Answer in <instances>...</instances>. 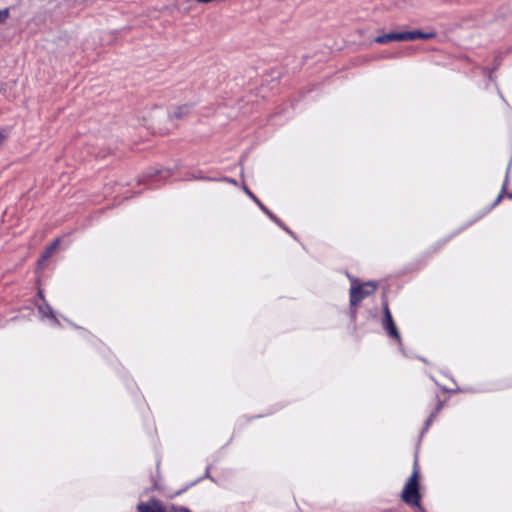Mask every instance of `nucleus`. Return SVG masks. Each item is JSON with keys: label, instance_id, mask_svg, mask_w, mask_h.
Instances as JSON below:
<instances>
[{"label": "nucleus", "instance_id": "nucleus-21", "mask_svg": "<svg viewBox=\"0 0 512 512\" xmlns=\"http://www.w3.org/2000/svg\"><path fill=\"white\" fill-rule=\"evenodd\" d=\"M501 198H502V194H500V195L497 197V199L494 201V203H493V205H492V206L497 205V204L500 202Z\"/></svg>", "mask_w": 512, "mask_h": 512}, {"label": "nucleus", "instance_id": "nucleus-1", "mask_svg": "<svg viewBox=\"0 0 512 512\" xmlns=\"http://www.w3.org/2000/svg\"><path fill=\"white\" fill-rule=\"evenodd\" d=\"M434 32H421L418 30L414 31H402V32H389L377 36L374 41L378 44H387L392 41H414L416 39H431L435 37Z\"/></svg>", "mask_w": 512, "mask_h": 512}, {"label": "nucleus", "instance_id": "nucleus-11", "mask_svg": "<svg viewBox=\"0 0 512 512\" xmlns=\"http://www.w3.org/2000/svg\"><path fill=\"white\" fill-rule=\"evenodd\" d=\"M436 417V413H431L430 416L428 417V419L426 420L425 422V426H424V429H423V432L424 433L425 431L428 430L429 426L431 425V423L433 422V420L435 419Z\"/></svg>", "mask_w": 512, "mask_h": 512}, {"label": "nucleus", "instance_id": "nucleus-16", "mask_svg": "<svg viewBox=\"0 0 512 512\" xmlns=\"http://www.w3.org/2000/svg\"><path fill=\"white\" fill-rule=\"evenodd\" d=\"M221 181H224V182H228V183H231V184H236V180L232 179V178H229V177H223L220 179Z\"/></svg>", "mask_w": 512, "mask_h": 512}, {"label": "nucleus", "instance_id": "nucleus-18", "mask_svg": "<svg viewBox=\"0 0 512 512\" xmlns=\"http://www.w3.org/2000/svg\"><path fill=\"white\" fill-rule=\"evenodd\" d=\"M279 227L282 228L283 230H285L291 236L295 237L293 232L287 226H285V224L283 222H282V226H279Z\"/></svg>", "mask_w": 512, "mask_h": 512}, {"label": "nucleus", "instance_id": "nucleus-19", "mask_svg": "<svg viewBox=\"0 0 512 512\" xmlns=\"http://www.w3.org/2000/svg\"><path fill=\"white\" fill-rule=\"evenodd\" d=\"M279 227L282 228L283 230H285L291 236L295 237L293 232L287 226H285V224L283 222H282V226H279Z\"/></svg>", "mask_w": 512, "mask_h": 512}, {"label": "nucleus", "instance_id": "nucleus-24", "mask_svg": "<svg viewBox=\"0 0 512 512\" xmlns=\"http://www.w3.org/2000/svg\"><path fill=\"white\" fill-rule=\"evenodd\" d=\"M508 197H509L510 199H512V193L508 194Z\"/></svg>", "mask_w": 512, "mask_h": 512}, {"label": "nucleus", "instance_id": "nucleus-9", "mask_svg": "<svg viewBox=\"0 0 512 512\" xmlns=\"http://www.w3.org/2000/svg\"><path fill=\"white\" fill-rule=\"evenodd\" d=\"M190 112V106L189 105H181L174 109L172 113H170V117L175 119H182L185 115H187Z\"/></svg>", "mask_w": 512, "mask_h": 512}, {"label": "nucleus", "instance_id": "nucleus-6", "mask_svg": "<svg viewBox=\"0 0 512 512\" xmlns=\"http://www.w3.org/2000/svg\"><path fill=\"white\" fill-rule=\"evenodd\" d=\"M245 193L258 205V207L278 226H282V221L274 215L247 187H243Z\"/></svg>", "mask_w": 512, "mask_h": 512}, {"label": "nucleus", "instance_id": "nucleus-2", "mask_svg": "<svg viewBox=\"0 0 512 512\" xmlns=\"http://www.w3.org/2000/svg\"><path fill=\"white\" fill-rule=\"evenodd\" d=\"M402 500L409 505L420 506L417 461H415L413 473L402 491Z\"/></svg>", "mask_w": 512, "mask_h": 512}, {"label": "nucleus", "instance_id": "nucleus-23", "mask_svg": "<svg viewBox=\"0 0 512 512\" xmlns=\"http://www.w3.org/2000/svg\"><path fill=\"white\" fill-rule=\"evenodd\" d=\"M3 139H4V135H3V133L0 131V144L2 143Z\"/></svg>", "mask_w": 512, "mask_h": 512}, {"label": "nucleus", "instance_id": "nucleus-22", "mask_svg": "<svg viewBox=\"0 0 512 512\" xmlns=\"http://www.w3.org/2000/svg\"><path fill=\"white\" fill-rule=\"evenodd\" d=\"M209 471H210V469H209V467H208V468L206 469V472H205V477H207V478H210V474H209L210 472H209Z\"/></svg>", "mask_w": 512, "mask_h": 512}, {"label": "nucleus", "instance_id": "nucleus-13", "mask_svg": "<svg viewBox=\"0 0 512 512\" xmlns=\"http://www.w3.org/2000/svg\"><path fill=\"white\" fill-rule=\"evenodd\" d=\"M193 179H201V180H209V181L216 180L215 178H209V177L203 176L201 172H198L197 174H193Z\"/></svg>", "mask_w": 512, "mask_h": 512}, {"label": "nucleus", "instance_id": "nucleus-3", "mask_svg": "<svg viewBox=\"0 0 512 512\" xmlns=\"http://www.w3.org/2000/svg\"><path fill=\"white\" fill-rule=\"evenodd\" d=\"M376 289V285L372 282H367L361 285L350 288V306L358 305L365 297L372 294Z\"/></svg>", "mask_w": 512, "mask_h": 512}, {"label": "nucleus", "instance_id": "nucleus-17", "mask_svg": "<svg viewBox=\"0 0 512 512\" xmlns=\"http://www.w3.org/2000/svg\"><path fill=\"white\" fill-rule=\"evenodd\" d=\"M279 227L282 228L283 230H285L291 236L295 237L293 232L287 226H285V224L283 222H282V226H279Z\"/></svg>", "mask_w": 512, "mask_h": 512}, {"label": "nucleus", "instance_id": "nucleus-14", "mask_svg": "<svg viewBox=\"0 0 512 512\" xmlns=\"http://www.w3.org/2000/svg\"><path fill=\"white\" fill-rule=\"evenodd\" d=\"M510 167H511V163L509 164V166L507 168L506 178H505V182H504L503 187H502V192H504L505 189H506V184L508 182V176H509Z\"/></svg>", "mask_w": 512, "mask_h": 512}, {"label": "nucleus", "instance_id": "nucleus-15", "mask_svg": "<svg viewBox=\"0 0 512 512\" xmlns=\"http://www.w3.org/2000/svg\"><path fill=\"white\" fill-rule=\"evenodd\" d=\"M354 307L355 306H351L350 312H349L350 313V318L353 321L356 319V314H357L356 309Z\"/></svg>", "mask_w": 512, "mask_h": 512}, {"label": "nucleus", "instance_id": "nucleus-5", "mask_svg": "<svg viewBox=\"0 0 512 512\" xmlns=\"http://www.w3.org/2000/svg\"><path fill=\"white\" fill-rule=\"evenodd\" d=\"M38 296L43 303L37 304L38 312L42 319H48L52 325L60 326V322L54 314L52 307L46 302L42 290L38 291Z\"/></svg>", "mask_w": 512, "mask_h": 512}, {"label": "nucleus", "instance_id": "nucleus-20", "mask_svg": "<svg viewBox=\"0 0 512 512\" xmlns=\"http://www.w3.org/2000/svg\"><path fill=\"white\" fill-rule=\"evenodd\" d=\"M443 403L441 401L438 402L435 410L432 413H436V415L439 413V411L442 409Z\"/></svg>", "mask_w": 512, "mask_h": 512}, {"label": "nucleus", "instance_id": "nucleus-7", "mask_svg": "<svg viewBox=\"0 0 512 512\" xmlns=\"http://www.w3.org/2000/svg\"><path fill=\"white\" fill-rule=\"evenodd\" d=\"M138 512H165L163 504L157 499H150L147 502H140L137 505Z\"/></svg>", "mask_w": 512, "mask_h": 512}, {"label": "nucleus", "instance_id": "nucleus-10", "mask_svg": "<svg viewBox=\"0 0 512 512\" xmlns=\"http://www.w3.org/2000/svg\"><path fill=\"white\" fill-rule=\"evenodd\" d=\"M9 9L5 8L3 10H0V24H3L6 22V20L9 18Z\"/></svg>", "mask_w": 512, "mask_h": 512}, {"label": "nucleus", "instance_id": "nucleus-8", "mask_svg": "<svg viewBox=\"0 0 512 512\" xmlns=\"http://www.w3.org/2000/svg\"><path fill=\"white\" fill-rule=\"evenodd\" d=\"M59 242H60V240L56 239L46 248V250L43 252V254L39 260V264L44 263L48 258H50L52 256V254L58 247Z\"/></svg>", "mask_w": 512, "mask_h": 512}, {"label": "nucleus", "instance_id": "nucleus-4", "mask_svg": "<svg viewBox=\"0 0 512 512\" xmlns=\"http://www.w3.org/2000/svg\"><path fill=\"white\" fill-rule=\"evenodd\" d=\"M382 326L390 338L395 339L399 344H401L400 333L394 323V320L388 307V303L386 301L383 303Z\"/></svg>", "mask_w": 512, "mask_h": 512}, {"label": "nucleus", "instance_id": "nucleus-12", "mask_svg": "<svg viewBox=\"0 0 512 512\" xmlns=\"http://www.w3.org/2000/svg\"><path fill=\"white\" fill-rule=\"evenodd\" d=\"M169 512H191V511L186 507L173 505Z\"/></svg>", "mask_w": 512, "mask_h": 512}]
</instances>
